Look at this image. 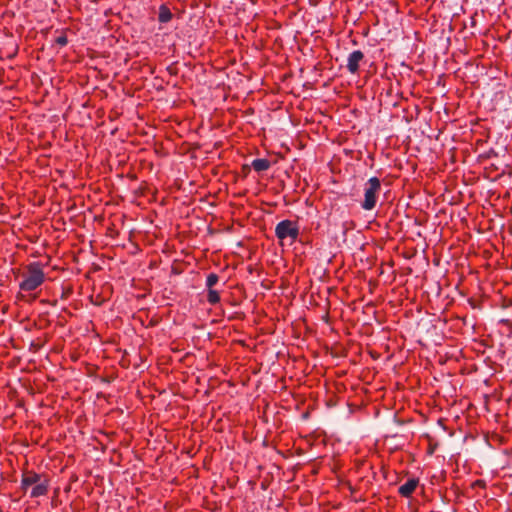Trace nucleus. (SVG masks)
Wrapping results in <instances>:
<instances>
[{
  "instance_id": "nucleus-1",
  "label": "nucleus",
  "mask_w": 512,
  "mask_h": 512,
  "mask_svg": "<svg viewBox=\"0 0 512 512\" xmlns=\"http://www.w3.org/2000/svg\"><path fill=\"white\" fill-rule=\"evenodd\" d=\"M45 278L41 264L38 262L30 263L19 287L25 292L34 291L44 283Z\"/></svg>"
},
{
  "instance_id": "nucleus-2",
  "label": "nucleus",
  "mask_w": 512,
  "mask_h": 512,
  "mask_svg": "<svg viewBox=\"0 0 512 512\" xmlns=\"http://www.w3.org/2000/svg\"><path fill=\"white\" fill-rule=\"evenodd\" d=\"M380 189L381 183L377 177H372L366 182L364 188V201L361 204V207L364 210H372L376 206Z\"/></svg>"
},
{
  "instance_id": "nucleus-3",
  "label": "nucleus",
  "mask_w": 512,
  "mask_h": 512,
  "mask_svg": "<svg viewBox=\"0 0 512 512\" xmlns=\"http://www.w3.org/2000/svg\"><path fill=\"white\" fill-rule=\"evenodd\" d=\"M275 234L280 241L289 239L292 244L299 236V228L291 220H283L276 225Z\"/></svg>"
},
{
  "instance_id": "nucleus-4",
  "label": "nucleus",
  "mask_w": 512,
  "mask_h": 512,
  "mask_svg": "<svg viewBox=\"0 0 512 512\" xmlns=\"http://www.w3.org/2000/svg\"><path fill=\"white\" fill-rule=\"evenodd\" d=\"M364 54L360 50H355L349 54L347 60V69L355 74L359 70V63L363 60Z\"/></svg>"
},
{
  "instance_id": "nucleus-5",
  "label": "nucleus",
  "mask_w": 512,
  "mask_h": 512,
  "mask_svg": "<svg viewBox=\"0 0 512 512\" xmlns=\"http://www.w3.org/2000/svg\"><path fill=\"white\" fill-rule=\"evenodd\" d=\"M43 479V476L33 472L28 471L23 474L22 480H21V489L24 491H27V489L30 486L36 485L38 482H40Z\"/></svg>"
},
{
  "instance_id": "nucleus-6",
  "label": "nucleus",
  "mask_w": 512,
  "mask_h": 512,
  "mask_svg": "<svg viewBox=\"0 0 512 512\" xmlns=\"http://www.w3.org/2000/svg\"><path fill=\"white\" fill-rule=\"evenodd\" d=\"M418 486V480L415 478L409 479L407 482H405L403 485H401L398 489L399 494L403 497H410L411 494L415 491L416 487Z\"/></svg>"
},
{
  "instance_id": "nucleus-7",
  "label": "nucleus",
  "mask_w": 512,
  "mask_h": 512,
  "mask_svg": "<svg viewBox=\"0 0 512 512\" xmlns=\"http://www.w3.org/2000/svg\"><path fill=\"white\" fill-rule=\"evenodd\" d=\"M48 487V480L43 478L40 482H38L36 485L32 487L30 497L37 498L46 495L48 492Z\"/></svg>"
},
{
  "instance_id": "nucleus-8",
  "label": "nucleus",
  "mask_w": 512,
  "mask_h": 512,
  "mask_svg": "<svg viewBox=\"0 0 512 512\" xmlns=\"http://www.w3.org/2000/svg\"><path fill=\"white\" fill-rule=\"evenodd\" d=\"M172 17H173V14L170 11V9L165 4H162L159 7V13H158L159 22L160 23H168L169 21H171Z\"/></svg>"
},
{
  "instance_id": "nucleus-9",
  "label": "nucleus",
  "mask_w": 512,
  "mask_h": 512,
  "mask_svg": "<svg viewBox=\"0 0 512 512\" xmlns=\"http://www.w3.org/2000/svg\"><path fill=\"white\" fill-rule=\"evenodd\" d=\"M252 167L257 172L266 171L270 167V162L267 159L257 158L252 161Z\"/></svg>"
},
{
  "instance_id": "nucleus-10",
  "label": "nucleus",
  "mask_w": 512,
  "mask_h": 512,
  "mask_svg": "<svg viewBox=\"0 0 512 512\" xmlns=\"http://www.w3.org/2000/svg\"><path fill=\"white\" fill-rule=\"evenodd\" d=\"M207 290H208V292H207V301L211 305L217 304L220 301L219 292L214 290L213 288L212 289H207Z\"/></svg>"
},
{
  "instance_id": "nucleus-11",
  "label": "nucleus",
  "mask_w": 512,
  "mask_h": 512,
  "mask_svg": "<svg viewBox=\"0 0 512 512\" xmlns=\"http://www.w3.org/2000/svg\"><path fill=\"white\" fill-rule=\"evenodd\" d=\"M219 281V277L217 274L215 273H210L208 276H207V279H206V287L207 289H212L213 286H215Z\"/></svg>"
},
{
  "instance_id": "nucleus-12",
  "label": "nucleus",
  "mask_w": 512,
  "mask_h": 512,
  "mask_svg": "<svg viewBox=\"0 0 512 512\" xmlns=\"http://www.w3.org/2000/svg\"><path fill=\"white\" fill-rule=\"evenodd\" d=\"M56 43L65 46L67 44V38L65 36H60L56 39Z\"/></svg>"
}]
</instances>
